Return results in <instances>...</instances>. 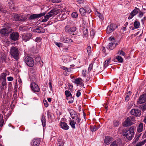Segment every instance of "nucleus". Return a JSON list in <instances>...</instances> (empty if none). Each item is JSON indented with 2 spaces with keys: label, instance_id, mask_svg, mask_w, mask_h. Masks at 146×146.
Wrapping results in <instances>:
<instances>
[{
  "label": "nucleus",
  "instance_id": "nucleus-8",
  "mask_svg": "<svg viewBox=\"0 0 146 146\" xmlns=\"http://www.w3.org/2000/svg\"><path fill=\"white\" fill-rule=\"evenodd\" d=\"M65 94L66 97V99L67 100H69V98H70V100L68 101L69 103H72L74 101V98L72 97V95L70 92L68 90H66L65 92Z\"/></svg>",
  "mask_w": 146,
  "mask_h": 146
},
{
  "label": "nucleus",
  "instance_id": "nucleus-16",
  "mask_svg": "<svg viewBox=\"0 0 146 146\" xmlns=\"http://www.w3.org/2000/svg\"><path fill=\"white\" fill-rule=\"evenodd\" d=\"M40 143V140L39 138H34L33 139L31 144L32 146H38Z\"/></svg>",
  "mask_w": 146,
  "mask_h": 146
},
{
  "label": "nucleus",
  "instance_id": "nucleus-54",
  "mask_svg": "<svg viewBox=\"0 0 146 146\" xmlns=\"http://www.w3.org/2000/svg\"><path fill=\"white\" fill-rule=\"evenodd\" d=\"M61 68V69H62L64 70H67L68 72H70L68 68H67L63 66H62Z\"/></svg>",
  "mask_w": 146,
  "mask_h": 146
},
{
  "label": "nucleus",
  "instance_id": "nucleus-15",
  "mask_svg": "<svg viewBox=\"0 0 146 146\" xmlns=\"http://www.w3.org/2000/svg\"><path fill=\"white\" fill-rule=\"evenodd\" d=\"M61 41L67 43H70L73 42L72 40L70 38L66 36H62L60 39Z\"/></svg>",
  "mask_w": 146,
  "mask_h": 146
},
{
  "label": "nucleus",
  "instance_id": "nucleus-4",
  "mask_svg": "<svg viewBox=\"0 0 146 146\" xmlns=\"http://www.w3.org/2000/svg\"><path fill=\"white\" fill-rule=\"evenodd\" d=\"M135 121V117L133 116H131L127 117L123 123V125L125 127L133 125Z\"/></svg>",
  "mask_w": 146,
  "mask_h": 146
},
{
  "label": "nucleus",
  "instance_id": "nucleus-31",
  "mask_svg": "<svg viewBox=\"0 0 146 146\" xmlns=\"http://www.w3.org/2000/svg\"><path fill=\"white\" fill-rule=\"evenodd\" d=\"M131 92L130 91H129L128 92L127 94V95L125 97V101L127 102H128L129 100V96L131 95Z\"/></svg>",
  "mask_w": 146,
  "mask_h": 146
},
{
  "label": "nucleus",
  "instance_id": "nucleus-36",
  "mask_svg": "<svg viewBox=\"0 0 146 146\" xmlns=\"http://www.w3.org/2000/svg\"><path fill=\"white\" fill-rule=\"evenodd\" d=\"M133 104L134 102L132 101L129 102L127 106V109H130L133 106Z\"/></svg>",
  "mask_w": 146,
  "mask_h": 146
},
{
  "label": "nucleus",
  "instance_id": "nucleus-56",
  "mask_svg": "<svg viewBox=\"0 0 146 146\" xmlns=\"http://www.w3.org/2000/svg\"><path fill=\"white\" fill-rule=\"evenodd\" d=\"M40 56L37 57L35 59V60L37 62H40Z\"/></svg>",
  "mask_w": 146,
  "mask_h": 146
},
{
  "label": "nucleus",
  "instance_id": "nucleus-13",
  "mask_svg": "<svg viewBox=\"0 0 146 146\" xmlns=\"http://www.w3.org/2000/svg\"><path fill=\"white\" fill-rule=\"evenodd\" d=\"M146 102V94H143L139 97V99L138 103L142 104Z\"/></svg>",
  "mask_w": 146,
  "mask_h": 146
},
{
  "label": "nucleus",
  "instance_id": "nucleus-45",
  "mask_svg": "<svg viewBox=\"0 0 146 146\" xmlns=\"http://www.w3.org/2000/svg\"><path fill=\"white\" fill-rule=\"evenodd\" d=\"M109 39L111 41V43H117L115 41V40L113 37L111 36L110 37Z\"/></svg>",
  "mask_w": 146,
  "mask_h": 146
},
{
  "label": "nucleus",
  "instance_id": "nucleus-53",
  "mask_svg": "<svg viewBox=\"0 0 146 146\" xmlns=\"http://www.w3.org/2000/svg\"><path fill=\"white\" fill-rule=\"evenodd\" d=\"M91 48L90 46H88L87 48V50L88 54L91 52Z\"/></svg>",
  "mask_w": 146,
  "mask_h": 146
},
{
  "label": "nucleus",
  "instance_id": "nucleus-17",
  "mask_svg": "<svg viewBox=\"0 0 146 146\" xmlns=\"http://www.w3.org/2000/svg\"><path fill=\"white\" fill-rule=\"evenodd\" d=\"M115 25L111 24L107 28V32L108 33H110L113 32L115 29Z\"/></svg>",
  "mask_w": 146,
  "mask_h": 146
},
{
  "label": "nucleus",
  "instance_id": "nucleus-35",
  "mask_svg": "<svg viewBox=\"0 0 146 146\" xmlns=\"http://www.w3.org/2000/svg\"><path fill=\"white\" fill-rule=\"evenodd\" d=\"M79 11L82 15H84L86 13V10L83 8H81L80 9Z\"/></svg>",
  "mask_w": 146,
  "mask_h": 146
},
{
  "label": "nucleus",
  "instance_id": "nucleus-24",
  "mask_svg": "<svg viewBox=\"0 0 146 146\" xmlns=\"http://www.w3.org/2000/svg\"><path fill=\"white\" fill-rule=\"evenodd\" d=\"M117 44V43H110L108 47L110 49L112 50L115 47Z\"/></svg>",
  "mask_w": 146,
  "mask_h": 146
},
{
  "label": "nucleus",
  "instance_id": "nucleus-59",
  "mask_svg": "<svg viewBox=\"0 0 146 146\" xmlns=\"http://www.w3.org/2000/svg\"><path fill=\"white\" fill-rule=\"evenodd\" d=\"M97 13L98 14L97 15L100 18H101L102 19V15L100 13H99L98 12H97Z\"/></svg>",
  "mask_w": 146,
  "mask_h": 146
},
{
  "label": "nucleus",
  "instance_id": "nucleus-51",
  "mask_svg": "<svg viewBox=\"0 0 146 146\" xmlns=\"http://www.w3.org/2000/svg\"><path fill=\"white\" fill-rule=\"evenodd\" d=\"M93 64H91L89 65L88 68V72H90L91 71L92 68H93Z\"/></svg>",
  "mask_w": 146,
  "mask_h": 146
},
{
  "label": "nucleus",
  "instance_id": "nucleus-25",
  "mask_svg": "<svg viewBox=\"0 0 146 146\" xmlns=\"http://www.w3.org/2000/svg\"><path fill=\"white\" fill-rule=\"evenodd\" d=\"M7 75V74L5 73L1 74L0 77V81H6V76Z\"/></svg>",
  "mask_w": 146,
  "mask_h": 146
},
{
  "label": "nucleus",
  "instance_id": "nucleus-14",
  "mask_svg": "<svg viewBox=\"0 0 146 146\" xmlns=\"http://www.w3.org/2000/svg\"><path fill=\"white\" fill-rule=\"evenodd\" d=\"M46 13V12H44L38 14H33L31 15L29 17L30 19H35L39 18L41 17L44 15Z\"/></svg>",
  "mask_w": 146,
  "mask_h": 146
},
{
  "label": "nucleus",
  "instance_id": "nucleus-50",
  "mask_svg": "<svg viewBox=\"0 0 146 146\" xmlns=\"http://www.w3.org/2000/svg\"><path fill=\"white\" fill-rule=\"evenodd\" d=\"M118 53L122 56H124L125 54V53L123 51L121 50L119 51Z\"/></svg>",
  "mask_w": 146,
  "mask_h": 146
},
{
  "label": "nucleus",
  "instance_id": "nucleus-18",
  "mask_svg": "<svg viewBox=\"0 0 146 146\" xmlns=\"http://www.w3.org/2000/svg\"><path fill=\"white\" fill-rule=\"evenodd\" d=\"M60 124L61 128L65 130H67L69 129V126L67 124L64 122H61Z\"/></svg>",
  "mask_w": 146,
  "mask_h": 146
},
{
  "label": "nucleus",
  "instance_id": "nucleus-52",
  "mask_svg": "<svg viewBox=\"0 0 146 146\" xmlns=\"http://www.w3.org/2000/svg\"><path fill=\"white\" fill-rule=\"evenodd\" d=\"M55 44L58 47H60V46H62V44L60 42H54Z\"/></svg>",
  "mask_w": 146,
  "mask_h": 146
},
{
  "label": "nucleus",
  "instance_id": "nucleus-58",
  "mask_svg": "<svg viewBox=\"0 0 146 146\" xmlns=\"http://www.w3.org/2000/svg\"><path fill=\"white\" fill-rule=\"evenodd\" d=\"M63 143L62 141H58V146H63Z\"/></svg>",
  "mask_w": 146,
  "mask_h": 146
},
{
  "label": "nucleus",
  "instance_id": "nucleus-33",
  "mask_svg": "<svg viewBox=\"0 0 146 146\" xmlns=\"http://www.w3.org/2000/svg\"><path fill=\"white\" fill-rule=\"evenodd\" d=\"M134 25L135 28L136 29L138 28L140 25L139 22L136 20L134 23Z\"/></svg>",
  "mask_w": 146,
  "mask_h": 146
},
{
  "label": "nucleus",
  "instance_id": "nucleus-9",
  "mask_svg": "<svg viewBox=\"0 0 146 146\" xmlns=\"http://www.w3.org/2000/svg\"><path fill=\"white\" fill-rule=\"evenodd\" d=\"M32 36V34L30 33L24 34L22 35V38L23 40L26 42L31 39Z\"/></svg>",
  "mask_w": 146,
  "mask_h": 146
},
{
  "label": "nucleus",
  "instance_id": "nucleus-63",
  "mask_svg": "<svg viewBox=\"0 0 146 146\" xmlns=\"http://www.w3.org/2000/svg\"><path fill=\"white\" fill-rule=\"evenodd\" d=\"M49 84V86L50 88V89L51 91L52 90V83L51 82H49L48 83Z\"/></svg>",
  "mask_w": 146,
  "mask_h": 146
},
{
  "label": "nucleus",
  "instance_id": "nucleus-7",
  "mask_svg": "<svg viewBox=\"0 0 146 146\" xmlns=\"http://www.w3.org/2000/svg\"><path fill=\"white\" fill-rule=\"evenodd\" d=\"M131 115H134L136 117H140L141 115V111L137 109H133L131 110L130 111Z\"/></svg>",
  "mask_w": 146,
  "mask_h": 146
},
{
  "label": "nucleus",
  "instance_id": "nucleus-39",
  "mask_svg": "<svg viewBox=\"0 0 146 146\" xmlns=\"http://www.w3.org/2000/svg\"><path fill=\"white\" fill-rule=\"evenodd\" d=\"M76 124L74 120H71L70 122V124L72 128L73 129L75 128V124Z\"/></svg>",
  "mask_w": 146,
  "mask_h": 146
},
{
  "label": "nucleus",
  "instance_id": "nucleus-41",
  "mask_svg": "<svg viewBox=\"0 0 146 146\" xmlns=\"http://www.w3.org/2000/svg\"><path fill=\"white\" fill-rule=\"evenodd\" d=\"M119 122L117 120H115L113 122V125L115 127H117L119 126Z\"/></svg>",
  "mask_w": 146,
  "mask_h": 146
},
{
  "label": "nucleus",
  "instance_id": "nucleus-2",
  "mask_svg": "<svg viewBox=\"0 0 146 146\" xmlns=\"http://www.w3.org/2000/svg\"><path fill=\"white\" fill-rule=\"evenodd\" d=\"M134 128L133 126L131 127L128 130H126L123 133V136H125L129 140H131L134 135Z\"/></svg>",
  "mask_w": 146,
  "mask_h": 146
},
{
  "label": "nucleus",
  "instance_id": "nucleus-42",
  "mask_svg": "<svg viewBox=\"0 0 146 146\" xmlns=\"http://www.w3.org/2000/svg\"><path fill=\"white\" fill-rule=\"evenodd\" d=\"M116 58L118 61L120 62H122L123 60V58L120 56H116Z\"/></svg>",
  "mask_w": 146,
  "mask_h": 146
},
{
  "label": "nucleus",
  "instance_id": "nucleus-55",
  "mask_svg": "<svg viewBox=\"0 0 146 146\" xmlns=\"http://www.w3.org/2000/svg\"><path fill=\"white\" fill-rule=\"evenodd\" d=\"M81 95V93L80 92V90H78L76 94V96L77 97H79Z\"/></svg>",
  "mask_w": 146,
  "mask_h": 146
},
{
  "label": "nucleus",
  "instance_id": "nucleus-38",
  "mask_svg": "<svg viewBox=\"0 0 146 146\" xmlns=\"http://www.w3.org/2000/svg\"><path fill=\"white\" fill-rule=\"evenodd\" d=\"M41 120L43 127H44L46 125V120L45 117L43 115L42 116Z\"/></svg>",
  "mask_w": 146,
  "mask_h": 146
},
{
  "label": "nucleus",
  "instance_id": "nucleus-37",
  "mask_svg": "<svg viewBox=\"0 0 146 146\" xmlns=\"http://www.w3.org/2000/svg\"><path fill=\"white\" fill-rule=\"evenodd\" d=\"M19 21H24L25 20L27 19L26 17H25L24 16L20 15H19Z\"/></svg>",
  "mask_w": 146,
  "mask_h": 146
},
{
  "label": "nucleus",
  "instance_id": "nucleus-6",
  "mask_svg": "<svg viewBox=\"0 0 146 146\" xmlns=\"http://www.w3.org/2000/svg\"><path fill=\"white\" fill-rule=\"evenodd\" d=\"M25 61L27 65L30 67H32L34 64L33 58L29 56H27L25 59Z\"/></svg>",
  "mask_w": 146,
  "mask_h": 146
},
{
  "label": "nucleus",
  "instance_id": "nucleus-3",
  "mask_svg": "<svg viewBox=\"0 0 146 146\" xmlns=\"http://www.w3.org/2000/svg\"><path fill=\"white\" fill-rule=\"evenodd\" d=\"M19 52L18 48L16 46L12 47L10 51V54L11 57L16 60H17L19 58Z\"/></svg>",
  "mask_w": 146,
  "mask_h": 146
},
{
  "label": "nucleus",
  "instance_id": "nucleus-47",
  "mask_svg": "<svg viewBox=\"0 0 146 146\" xmlns=\"http://www.w3.org/2000/svg\"><path fill=\"white\" fill-rule=\"evenodd\" d=\"M42 38L41 37H37L36 38L35 40V41L37 42H40Z\"/></svg>",
  "mask_w": 146,
  "mask_h": 146
},
{
  "label": "nucleus",
  "instance_id": "nucleus-1",
  "mask_svg": "<svg viewBox=\"0 0 146 146\" xmlns=\"http://www.w3.org/2000/svg\"><path fill=\"white\" fill-rule=\"evenodd\" d=\"M62 10L60 9H52L44 17V18L42 19L41 22H45L52 17L57 15L59 12H62Z\"/></svg>",
  "mask_w": 146,
  "mask_h": 146
},
{
  "label": "nucleus",
  "instance_id": "nucleus-11",
  "mask_svg": "<svg viewBox=\"0 0 146 146\" xmlns=\"http://www.w3.org/2000/svg\"><path fill=\"white\" fill-rule=\"evenodd\" d=\"M10 38L16 41L18 39L19 35L17 32H13L10 35Z\"/></svg>",
  "mask_w": 146,
  "mask_h": 146
},
{
  "label": "nucleus",
  "instance_id": "nucleus-19",
  "mask_svg": "<svg viewBox=\"0 0 146 146\" xmlns=\"http://www.w3.org/2000/svg\"><path fill=\"white\" fill-rule=\"evenodd\" d=\"M33 31L34 32L42 33L45 32V29L41 27H37L34 29Z\"/></svg>",
  "mask_w": 146,
  "mask_h": 146
},
{
  "label": "nucleus",
  "instance_id": "nucleus-48",
  "mask_svg": "<svg viewBox=\"0 0 146 146\" xmlns=\"http://www.w3.org/2000/svg\"><path fill=\"white\" fill-rule=\"evenodd\" d=\"M78 15L77 13L76 12H73L72 14V16L74 18H76Z\"/></svg>",
  "mask_w": 146,
  "mask_h": 146
},
{
  "label": "nucleus",
  "instance_id": "nucleus-60",
  "mask_svg": "<svg viewBox=\"0 0 146 146\" xmlns=\"http://www.w3.org/2000/svg\"><path fill=\"white\" fill-rule=\"evenodd\" d=\"M43 102L44 105L46 107H47L48 106V104L46 100H44Z\"/></svg>",
  "mask_w": 146,
  "mask_h": 146
},
{
  "label": "nucleus",
  "instance_id": "nucleus-44",
  "mask_svg": "<svg viewBox=\"0 0 146 146\" xmlns=\"http://www.w3.org/2000/svg\"><path fill=\"white\" fill-rule=\"evenodd\" d=\"M83 35H84L86 37L88 36V29H84L83 30Z\"/></svg>",
  "mask_w": 146,
  "mask_h": 146
},
{
  "label": "nucleus",
  "instance_id": "nucleus-40",
  "mask_svg": "<svg viewBox=\"0 0 146 146\" xmlns=\"http://www.w3.org/2000/svg\"><path fill=\"white\" fill-rule=\"evenodd\" d=\"M3 116L1 114H0V126H2L3 125L4 121L3 119Z\"/></svg>",
  "mask_w": 146,
  "mask_h": 146
},
{
  "label": "nucleus",
  "instance_id": "nucleus-21",
  "mask_svg": "<svg viewBox=\"0 0 146 146\" xmlns=\"http://www.w3.org/2000/svg\"><path fill=\"white\" fill-rule=\"evenodd\" d=\"M76 27H72L68 29L66 28V27L65 28L66 31L69 33L74 32L76 31Z\"/></svg>",
  "mask_w": 146,
  "mask_h": 146
},
{
  "label": "nucleus",
  "instance_id": "nucleus-29",
  "mask_svg": "<svg viewBox=\"0 0 146 146\" xmlns=\"http://www.w3.org/2000/svg\"><path fill=\"white\" fill-rule=\"evenodd\" d=\"M99 127L98 126H92L90 127V129L91 131L92 132H94L97 130Z\"/></svg>",
  "mask_w": 146,
  "mask_h": 146
},
{
  "label": "nucleus",
  "instance_id": "nucleus-28",
  "mask_svg": "<svg viewBox=\"0 0 146 146\" xmlns=\"http://www.w3.org/2000/svg\"><path fill=\"white\" fill-rule=\"evenodd\" d=\"M146 142V139H144L142 141H140L137 143L134 146H142Z\"/></svg>",
  "mask_w": 146,
  "mask_h": 146
},
{
  "label": "nucleus",
  "instance_id": "nucleus-22",
  "mask_svg": "<svg viewBox=\"0 0 146 146\" xmlns=\"http://www.w3.org/2000/svg\"><path fill=\"white\" fill-rule=\"evenodd\" d=\"M112 138L110 137H106L104 139V143L107 145H108L112 141Z\"/></svg>",
  "mask_w": 146,
  "mask_h": 146
},
{
  "label": "nucleus",
  "instance_id": "nucleus-10",
  "mask_svg": "<svg viewBox=\"0 0 146 146\" xmlns=\"http://www.w3.org/2000/svg\"><path fill=\"white\" fill-rule=\"evenodd\" d=\"M31 87L32 90L34 92H38L40 90L39 86L36 84L34 82L31 83Z\"/></svg>",
  "mask_w": 146,
  "mask_h": 146
},
{
  "label": "nucleus",
  "instance_id": "nucleus-20",
  "mask_svg": "<svg viewBox=\"0 0 146 146\" xmlns=\"http://www.w3.org/2000/svg\"><path fill=\"white\" fill-rule=\"evenodd\" d=\"M1 82V85L0 86V88L1 90H3L6 89L7 86V83L6 81H0Z\"/></svg>",
  "mask_w": 146,
  "mask_h": 146
},
{
  "label": "nucleus",
  "instance_id": "nucleus-49",
  "mask_svg": "<svg viewBox=\"0 0 146 146\" xmlns=\"http://www.w3.org/2000/svg\"><path fill=\"white\" fill-rule=\"evenodd\" d=\"M110 146H117L116 141H114L110 144Z\"/></svg>",
  "mask_w": 146,
  "mask_h": 146
},
{
  "label": "nucleus",
  "instance_id": "nucleus-43",
  "mask_svg": "<svg viewBox=\"0 0 146 146\" xmlns=\"http://www.w3.org/2000/svg\"><path fill=\"white\" fill-rule=\"evenodd\" d=\"M141 108L142 111H144L145 110H146V104H143L141 106Z\"/></svg>",
  "mask_w": 146,
  "mask_h": 146
},
{
  "label": "nucleus",
  "instance_id": "nucleus-62",
  "mask_svg": "<svg viewBox=\"0 0 146 146\" xmlns=\"http://www.w3.org/2000/svg\"><path fill=\"white\" fill-rule=\"evenodd\" d=\"M86 11L87 13H89L91 12V10L90 8H88L86 9Z\"/></svg>",
  "mask_w": 146,
  "mask_h": 146
},
{
  "label": "nucleus",
  "instance_id": "nucleus-12",
  "mask_svg": "<svg viewBox=\"0 0 146 146\" xmlns=\"http://www.w3.org/2000/svg\"><path fill=\"white\" fill-rule=\"evenodd\" d=\"M139 11V9L135 7V9L130 13V15L128 17V19H132L134 16H135L138 13Z\"/></svg>",
  "mask_w": 146,
  "mask_h": 146
},
{
  "label": "nucleus",
  "instance_id": "nucleus-30",
  "mask_svg": "<svg viewBox=\"0 0 146 146\" xmlns=\"http://www.w3.org/2000/svg\"><path fill=\"white\" fill-rule=\"evenodd\" d=\"M75 119V121L76 125H80V124H78L80 122V118L79 116L77 117H76V118Z\"/></svg>",
  "mask_w": 146,
  "mask_h": 146
},
{
  "label": "nucleus",
  "instance_id": "nucleus-32",
  "mask_svg": "<svg viewBox=\"0 0 146 146\" xmlns=\"http://www.w3.org/2000/svg\"><path fill=\"white\" fill-rule=\"evenodd\" d=\"M19 15L17 14H14L13 15V20L16 21H19Z\"/></svg>",
  "mask_w": 146,
  "mask_h": 146
},
{
  "label": "nucleus",
  "instance_id": "nucleus-46",
  "mask_svg": "<svg viewBox=\"0 0 146 146\" xmlns=\"http://www.w3.org/2000/svg\"><path fill=\"white\" fill-rule=\"evenodd\" d=\"M69 112L71 116L72 115H74L76 113L74 110L72 109L70 110Z\"/></svg>",
  "mask_w": 146,
  "mask_h": 146
},
{
  "label": "nucleus",
  "instance_id": "nucleus-34",
  "mask_svg": "<svg viewBox=\"0 0 146 146\" xmlns=\"http://www.w3.org/2000/svg\"><path fill=\"white\" fill-rule=\"evenodd\" d=\"M82 81V78H76L75 79V82L76 84H77V85H78Z\"/></svg>",
  "mask_w": 146,
  "mask_h": 146
},
{
  "label": "nucleus",
  "instance_id": "nucleus-5",
  "mask_svg": "<svg viewBox=\"0 0 146 146\" xmlns=\"http://www.w3.org/2000/svg\"><path fill=\"white\" fill-rule=\"evenodd\" d=\"M4 27H5V28L0 30V32L1 34L6 35L12 31V29L9 26V24H5Z\"/></svg>",
  "mask_w": 146,
  "mask_h": 146
},
{
  "label": "nucleus",
  "instance_id": "nucleus-23",
  "mask_svg": "<svg viewBox=\"0 0 146 146\" xmlns=\"http://www.w3.org/2000/svg\"><path fill=\"white\" fill-rule=\"evenodd\" d=\"M143 124L142 123H140L137 128V131L138 132H141L143 130Z\"/></svg>",
  "mask_w": 146,
  "mask_h": 146
},
{
  "label": "nucleus",
  "instance_id": "nucleus-26",
  "mask_svg": "<svg viewBox=\"0 0 146 146\" xmlns=\"http://www.w3.org/2000/svg\"><path fill=\"white\" fill-rule=\"evenodd\" d=\"M110 58H108L105 60L104 63V67L106 68L108 66V65L110 63Z\"/></svg>",
  "mask_w": 146,
  "mask_h": 146
},
{
  "label": "nucleus",
  "instance_id": "nucleus-64",
  "mask_svg": "<svg viewBox=\"0 0 146 146\" xmlns=\"http://www.w3.org/2000/svg\"><path fill=\"white\" fill-rule=\"evenodd\" d=\"M95 33L94 31L92 30V31H90V34L91 36H93L95 35Z\"/></svg>",
  "mask_w": 146,
  "mask_h": 146
},
{
  "label": "nucleus",
  "instance_id": "nucleus-57",
  "mask_svg": "<svg viewBox=\"0 0 146 146\" xmlns=\"http://www.w3.org/2000/svg\"><path fill=\"white\" fill-rule=\"evenodd\" d=\"M78 115L76 113V114H75L74 115H72L71 117L72 119H74L76 118V117H77L78 116Z\"/></svg>",
  "mask_w": 146,
  "mask_h": 146
},
{
  "label": "nucleus",
  "instance_id": "nucleus-27",
  "mask_svg": "<svg viewBox=\"0 0 146 146\" xmlns=\"http://www.w3.org/2000/svg\"><path fill=\"white\" fill-rule=\"evenodd\" d=\"M60 20H63L66 18V15L64 13H61L58 15Z\"/></svg>",
  "mask_w": 146,
  "mask_h": 146
},
{
  "label": "nucleus",
  "instance_id": "nucleus-61",
  "mask_svg": "<svg viewBox=\"0 0 146 146\" xmlns=\"http://www.w3.org/2000/svg\"><path fill=\"white\" fill-rule=\"evenodd\" d=\"M54 3H58L61 1V0H51Z\"/></svg>",
  "mask_w": 146,
  "mask_h": 146
}]
</instances>
